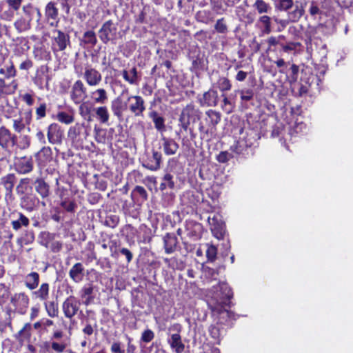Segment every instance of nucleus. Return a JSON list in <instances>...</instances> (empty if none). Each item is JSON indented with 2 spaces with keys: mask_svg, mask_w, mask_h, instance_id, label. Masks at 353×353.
I'll use <instances>...</instances> for the list:
<instances>
[{
  "mask_svg": "<svg viewBox=\"0 0 353 353\" xmlns=\"http://www.w3.org/2000/svg\"><path fill=\"white\" fill-rule=\"evenodd\" d=\"M212 300L209 306L214 316L219 317L220 323H224L230 319H234V314L225 308L232 297L230 288L225 283H219L213 286L212 290Z\"/></svg>",
  "mask_w": 353,
  "mask_h": 353,
  "instance_id": "f257e3e1",
  "label": "nucleus"
},
{
  "mask_svg": "<svg viewBox=\"0 0 353 353\" xmlns=\"http://www.w3.org/2000/svg\"><path fill=\"white\" fill-rule=\"evenodd\" d=\"M30 183V178L21 179L16 188L17 193L23 195L20 198L21 208L29 212L37 210L40 203L39 199L36 195L31 193L25 194ZM41 203L43 206H46L45 201H41Z\"/></svg>",
  "mask_w": 353,
  "mask_h": 353,
  "instance_id": "f03ea898",
  "label": "nucleus"
},
{
  "mask_svg": "<svg viewBox=\"0 0 353 353\" xmlns=\"http://www.w3.org/2000/svg\"><path fill=\"white\" fill-rule=\"evenodd\" d=\"M74 71L78 76L82 77L90 87H97L102 81L101 73L91 65H85L83 71L81 67L74 65Z\"/></svg>",
  "mask_w": 353,
  "mask_h": 353,
  "instance_id": "7ed1b4c3",
  "label": "nucleus"
},
{
  "mask_svg": "<svg viewBox=\"0 0 353 353\" xmlns=\"http://www.w3.org/2000/svg\"><path fill=\"white\" fill-rule=\"evenodd\" d=\"M17 144V136L5 127L0 128V146L7 156H12Z\"/></svg>",
  "mask_w": 353,
  "mask_h": 353,
  "instance_id": "20e7f679",
  "label": "nucleus"
},
{
  "mask_svg": "<svg viewBox=\"0 0 353 353\" xmlns=\"http://www.w3.org/2000/svg\"><path fill=\"white\" fill-rule=\"evenodd\" d=\"M182 327L180 324L176 323L172 325L168 330L176 331V333L169 334L168 338V343L170 345V348L175 353H182L185 350V344L182 341L180 332Z\"/></svg>",
  "mask_w": 353,
  "mask_h": 353,
  "instance_id": "39448f33",
  "label": "nucleus"
},
{
  "mask_svg": "<svg viewBox=\"0 0 353 353\" xmlns=\"http://www.w3.org/2000/svg\"><path fill=\"white\" fill-rule=\"evenodd\" d=\"M101 41L107 44L109 41H114L117 36V28L112 20L105 21L98 32Z\"/></svg>",
  "mask_w": 353,
  "mask_h": 353,
  "instance_id": "423d86ee",
  "label": "nucleus"
},
{
  "mask_svg": "<svg viewBox=\"0 0 353 353\" xmlns=\"http://www.w3.org/2000/svg\"><path fill=\"white\" fill-rule=\"evenodd\" d=\"M127 110L134 117H143V112L145 110L144 99L139 95L128 96L127 97Z\"/></svg>",
  "mask_w": 353,
  "mask_h": 353,
  "instance_id": "0eeeda50",
  "label": "nucleus"
},
{
  "mask_svg": "<svg viewBox=\"0 0 353 353\" xmlns=\"http://www.w3.org/2000/svg\"><path fill=\"white\" fill-rule=\"evenodd\" d=\"M81 302L74 296H70L63 302L61 308L65 318L72 319L77 314Z\"/></svg>",
  "mask_w": 353,
  "mask_h": 353,
  "instance_id": "6e6552de",
  "label": "nucleus"
},
{
  "mask_svg": "<svg viewBox=\"0 0 353 353\" xmlns=\"http://www.w3.org/2000/svg\"><path fill=\"white\" fill-rule=\"evenodd\" d=\"M87 88L81 80H77L72 85L70 92L71 100L75 104H80L87 98Z\"/></svg>",
  "mask_w": 353,
  "mask_h": 353,
  "instance_id": "1a4fd4ad",
  "label": "nucleus"
},
{
  "mask_svg": "<svg viewBox=\"0 0 353 353\" xmlns=\"http://www.w3.org/2000/svg\"><path fill=\"white\" fill-rule=\"evenodd\" d=\"M29 301V296L25 292L15 293L12 296L10 300L16 312L20 314H25L26 313Z\"/></svg>",
  "mask_w": 353,
  "mask_h": 353,
  "instance_id": "9d476101",
  "label": "nucleus"
},
{
  "mask_svg": "<svg viewBox=\"0 0 353 353\" xmlns=\"http://www.w3.org/2000/svg\"><path fill=\"white\" fill-rule=\"evenodd\" d=\"M53 34L54 36L52 44V50L54 52L64 50L70 43L69 35L59 30H53Z\"/></svg>",
  "mask_w": 353,
  "mask_h": 353,
  "instance_id": "9b49d317",
  "label": "nucleus"
},
{
  "mask_svg": "<svg viewBox=\"0 0 353 353\" xmlns=\"http://www.w3.org/2000/svg\"><path fill=\"white\" fill-rule=\"evenodd\" d=\"M48 141L51 144H61L63 137V132L61 126L56 123H51L47 130Z\"/></svg>",
  "mask_w": 353,
  "mask_h": 353,
  "instance_id": "f8f14e48",
  "label": "nucleus"
},
{
  "mask_svg": "<svg viewBox=\"0 0 353 353\" xmlns=\"http://www.w3.org/2000/svg\"><path fill=\"white\" fill-rule=\"evenodd\" d=\"M49 68L46 65H42L37 71L36 77L34 79V83L40 89L44 87H48L50 78L48 74Z\"/></svg>",
  "mask_w": 353,
  "mask_h": 353,
  "instance_id": "ddd939ff",
  "label": "nucleus"
},
{
  "mask_svg": "<svg viewBox=\"0 0 353 353\" xmlns=\"http://www.w3.org/2000/svg\"><path fill=\"white\" fill-rule=\"evenodd\" d=\"M35 159L39 167H46L52 159V149L49 146H43L35 154Z\"/></svg>",
  "mask_w": 353,
  "mask_h": 353,
  "instance_id": "4468645a",
  "label": "nucleus"
},
{
  "mask_svg": "<svg viewBox=\"0 0 353 353\" xmlns=\"http://www.w3.org/2000/svg\"><path fill=\"white\" fill-rule=\"evenodd\" d=\"M219 96L216 90L211 88L203 93L202 98L199 99L201 106L215 107L218 104Z\"/></svg>",
  "mask_w": 353,
  "mask_h": 353,
  "instance_id": "2eb2a0df",
  "label": "nucleus"
},
{
  "mask_svg": "<svg viewBox=\"0 0 353 353\" xmlns=\"http://www.w3.org/2000/svg\"><path fill=\"white\" fill-rule=\"evenodd\" d=\"M32 120V112H25L18 118L13 119V128L17 132H21Z\"/></svg>",
  "mask_w": 353,
  "mask_h": 353,
  "instance_id": "dca6fc26",
  "label": "nucleus"
},
{
  "mask_svg": "<svg viewBox=\"0 0 353 353\" xmlns=\"http://www.w3.org/2000/svg\"><path fill=\"white\" fill-rule=\"evenodd\" d=\"M15 168L18 173L25 174L33 169V161L31 157H23L15 163Z\"/></svg>",
  "mask_w": 353,
  "mask_h": 353,
  "instance_id": "f3484780",
  "label": "nucleus"
},
{
  "mask_svg": "<svg viewBox=\"0 0 353 353\" xmlns=\"http://www.w3.org/2000/svg\"><path fill=\"white\" fill-rule=\"evenodd\" d=\"M208 222L210 228L214 236L221 239L223 236L224 227L223 223L219 220V216L214 215L213 217H208Z\"/></svg>",
  "mask_w": 353,
  "mask_h": 353,
  "instance_id": "a211bd4d",
  "label": "nucleus"
},
{
  "mask_svg": "<svg viewBox=\"0 0 353 353\" xmlns=\"http://www.w3.org/2000/svg\"><path fill=\"white\" fill-rule=\"evenodd\" d=\"M111 110L115 117L121 118L123 112L127 110V99L123 101L121 97H117L111 103Z\"/></svg>",
  "mask_w": 353,
  "mask_h": 353,
  "instance_id": "6ab92c4d",
  "label": "nucleus"
},
{
  "mask_svg": "<svg viewBox=\"0 0 353 353\" xmlns=\"http://www.w3.org/2000/svg\"><path fill=\"white\" fill-rule=\"evenodd\" d=\"M35 191L40 195L43 199H47L49 197L50 191V185L45 181L43 178H37L33 183Z\"/></svg>",
  "mask_w": 353,
  "mask_h": 353,
  "instance_id": "aec40b11",
  "label": "nucleus"
},
{
  "mask_svg": "<svg viewBox=\"0 0 353 353\" xmlns=\"http://www.w3.org/2000/svg\"><path fill=\"white\" fill-rule=\"evenodd\" d=\"M162 155L157 151L152 152V156L143 163V166L147 169L156 171L160 168Z\"/></svg>",
  "mask_w": 353,
  "mask_h": 353,
  "instance_id": "412c9836",
  "label": "nucleus"
},
{
  "mask_svg": "<svg viewBox=\"0 0 353 353\" xmlns=\"http://www.w3.org/2000/svg\"><path fill=\"white\" fill-rule=\"evenodd\" d=\"M304 12L305 10L302 3L299 1H296L293 7L287 12V16L292 23H295L299 21L304 14Z\"/></svg>",
  "mask_w": 353,
  "mask_h": 353,
  "instance_id": "4be33fe9",
  "label": "nucleus"
},
{
  "mask_svg": "<svg viewBox=\"0 0 353 353\" xmlns=\"http://www.w3.org/2000/svg\"><path fill=\"white\" fill-rule=\"evenodd\" d=\"M33 299L41 302H45L50 297V285L48 283H43L39 288L32 293Z\"/></svg>",
  "mask_w": 353,
  "mask_h": 353,
  "instance_id": "5701e85b",
  "label": "nucleus"
},
{
  "mask_svg": "<svg viewBox=\"0 0 353 353\" xmlns=\"http://www.w3.org/2000/svg\"><path fill=\"white\" fill-rule=\"evenodd\" d=\"M162 141L163 152L166 155H174L176 153L179 145L174 139L163 137Z\"/></svg>",
  "mask_w": 353,
  "mask_h": 353,
  "instance_id": "b1692460",
  "label": "nucleus"
},
{
  "mask_svg": "<svg viewBox=\"0 0 353 353\" xmlns=\"http://www.w3.org/2000/svg\"><path fill=\"white\" fill-rule=\"evenodd\" d=\"M69 276L74 282L80 283L84 276V268L82 263H75L70 270Z\"/></svg>",
  "mask_w": 353,
  "mask_h": 353,
  "instance_id": "393cba45",
  "label": "nucleus"
},
{
  "mask_svg": "<svg viewBox=\"0 0 353 353\" xmlns=\"http://www.w3.org/2000/svg\"><path fill=\"white\" fill-rule=\"evenodd\" d=\"M18 84L16 80L6 83L5 79L0 78V95H10L15 92Z\"/></svg>",
  "mask_w": 353,
  "mask_h": 353,
  "instance_id": "a878e982",
  "label": "nucleus"
},
{
  "mask_svg": "<svg viewBox=\"0 0 353 353\" xmlns=\"http://www.w3.org/2000/svg\"><path fill=\"white\" fill-rule=\"evenodd\" d=\"M40 276L36 272L28 274L24 279V284L30 290L37 288L39 284Z\"/></svg>",
  "mask_w": 353,
  "mask_h": 353,
  "instance_id": "bb28decb",
  "label": "nucleus"
},
{
  "mask_svg": "<svg viewBox=\"0 0 353 353\" xmlns=\"http://www.w3.org/2000/svg\"><path fill=\"white\" fill-rule=\"evenodd\" d=\"M122 76L124 80L131 85H138L139 83L140 77L138 75L136 67H133L130 70H123Z\"/></svg>",
  "mask_w": 353,
  "mask_h": 353,
  "instance_id": "cd10ccee",
  "label": "nucleus"
},
{
  "mask_svg": "<svg viewBox=\"0 0 353 353\" xmlns=\"http://www.w3.org/2000/svg\"><path fill=\"white\" fill-rule=\"evenodd\" d=\"M91 97L97 104H105L108 101V94L104 88H97L91 92Z\"/></svg>",
  "mask_w": 353,
  "mask_h": 353,
  "instance_id": "c85d7f7f",
  "label": "nucleus"
},
{
  "mask_svg": "<svg viewBox=\"0 0 353 353\" xmlns=\"http://www.w3.org/2000/svg\"><path fill=\"white\" fill-rule=\"evenodd\" d=\"M164 248L167 254H171L176 250L178 240L174 234H167L164 239Z\"/></svg>",
  "mask_w": 353,
  "mask_h": 353,
  "instance_id": "c756f323",
  "label": "nucleus"
},
{
  "mask_svg": "<svg viewBox=\"0 0 353 353\" xmlns=\"http://www.w3.org/2000/svg\"><path fill=\"white\" fill-rule=\"evenodd\" d=\"M149 117L154 122L155 128L161 132L165 131V119L160 116L156 111H152L149 113Z\"/></svg>",
  "mask_w": 353,
  "mask_h": 353,
  "instance_id": "7c9ffc66",
  "label": "nucleus"
},
{
  "mask_svg": "<svg viewBox=\"0 0 353 353\" xmlns=\"http://www.w3.org/2000/svg\"><path fill=\"white\" fill-rule=\"evenodd\" d=\"M205 121L212 128H215L216 125L221 121V113L214 110H208L205 112Z\"/></svg>",
  "mask_w": 353,
  "mask_h": 353,
  "instance_id": "2f4dec72",
  "label": "nucleus"
},
{
  "mask_svg": "<svg viewBox=\"0 0 353 353\" xmlns=\"http://www.w3.org/2000/svg\"><path fill=\"white\" fill-rule=\"evenodd\" d=\"M45 15L48 19H52L54 21H57L59 10L54 2L50 1L47 3L45 8Z\"/></svg>",
  "mask_w": 353,
  "mask_h": 353,
  "instance_id": "473e14b6",
  "label": "nucleus"
},
{
  "mask_svg": "<svg viewBox=\"0 0 353 353\" xmlns=\"http://www.w3.org/2000/svg\"><path fill=\"white\" fill-rule=\"evenodd\" d=\"M51 348L56 353H63L65 349L70 345V339H62L60 341L52 340Z\"/></svg>",
  "mask_w": 353,
  "mask_h": 353,
  "instance_id": "72a5a7b5",
  "label": "nucleus"
},
{
  "mask_svg": "<svg viewBox=\"0 0 353 353\" xmlns=\"http://www.w3.org/2000/svg\"><path fill=\"white\" fill-rule=\"evenodd\" d=\"M0 74L4 76V79L14 77L17 74V70L12 61H9L0 68Z\"/></svg>",
  "mask_w": 353,
  "mask_h": 353,
  "instance_id": "f704fd0d",
  "label": "nucleus"
},
{
  "mask_svg": "<svg viewBox=\"0 0 353 353\" xmlns=\"http://www.w3.org/2000/svg\"><path fill=\"white\" fill-rule=\"evenodd\" d=\"M44 307L48 316L51 318L57 317L59 315V307L57 303L54 301L43 302Z\"/></svg>",
  "mask_w": 353,
  "mask_h": 353,
  "instance_id": "c9c22d12",
  "label": "nucleus"
},
{
  "mask_svg": "<svg viewBox=\"0 0 353 353\" xmlns=\"http://www.w3.org/2000/svg\"><path fill=\"white\" fill-rule=\"evenodd\" d=\"M97 119L101 123H107L109 121L110 114L106 106H99L95 108Z\"/></svg>",
  "mask_w": 353,
  "mask_h": 353,
  "instance_id": "e433bc0d",
  "label": "nucleus"
},
{
  "mask_svg": "<svg viewBox=\"0 0 353 353\" xmlns=\"http://www.w3.org/2000/svg\"><path fill=\"white\" fill-rule=\"evenodd\" d=\"M12 228L14 230H19L22 226L28 227L30 224V221L28 217H26L21 212L19 213V219L12 221L11 222Z\"/></svg>",
  "mask_w": 353,
  "mask_h": 353,
  "instance_id": "4c0bfd02",
  "label": "nucleus"
},
{
  "mask_svg": "<svg viewBox=\"0 0 353 353\" xmlns=\"http://www.w3.org/2000/svg\"><path fill=\"white\" fill-rule=\"evenodd\" d=\"M30 21L31 19L26 20L21 17L14 22V26L19 32H23L30 29Z\"/></svg>",
  "mask_w": 353,
  "mask_h": 353,
  "instance_id": "58836bf2",
  "label": "nucleus"
},
{
  "mask_svg": "<svg viewBox=\"0 0 353 353\" xmlns=\"http://www.w3.org/2000/svg\"><path fill=\"white\" fill-rule=\"evenodd\" d=\"M1 181H2V183L4 186V188H6V191L8 192V194L10 195H11V193H12V189H13V187L14 185V181H15L14 175L12 174H9L5 176L4 177H3Z\"/></svg>",
  "mask_w": 353,
  "mask_h": 353,
  "instance_id": "ea45409f",
  "label": "nucleus"
},
{
  "mask_svg": "<svg viewBox=\"0 0 353 353\" xmlns=\"http://www.w3.org/2000/svg\"><path fill=\"white\" fill-rule=\"evenodd\" d=\"M79 114L85 120L88 121H91L92 120L91 116V108L88 104L85 103H81L79 107Z\"/></svg>",
  "mask_w": 353,
  "mask_h": 353,
  "instance_id": "a19ab883",
  "label": "nucleus"
},
{
  "mask_svg": "<svg viewBox=\"0 0 353 353\" xmlns=\"http://www.w3.org/2000/svg\"><path fill=\"white\" fill-rule=\"evenodd\" d=\"M253 7L257 10L259 14L268 13L272 10L271 6L263 0H256Z\"/></svg>",
  "mask_w": 353,
  "mask_h": 353,
  "instance_id": "79ce46f5",
  "label": "nucleus"
},
{
  "mask_svg": "<svg viewBox=\"0 0 353 353\" xmlns=\"http://www.w3.org/2000/svg\"><path fill=\"white\" fill-rule=\"evenodd\" d=\"M174 186L175 183L173 181V176L170 173L165 174L163 178V182L160 184V190L174 189Z\"/></svg>",
  "mask_w": 353,
  "mask_h": 353,
  "instance_id": "37998d69",
  "label": "nucleus"
},
{
  "mask_svg": "<svg viewBox=\"0 0 353 353\" xmlns=\"http://www.w3.org/2000/svg\"><path fill=\"white\" fill-rule=\"evenodd\" d=\"M57 119L64 124L69 125L74 121L73 114L65 112H59L56 116Z\"/></svg>",
  "mask_w": 353,
  "mask_h": 353,
  "instance_id": "c03bdc74",
  "label": "nucleus"
},
{
  "mask_svg": "<svg viewBox=\"0 0 353 353\" xmlns=\"http://www.w3.org/2000/svg\"><path fill=\"white\" fill-rule=\"evenodd\" d=\"M294 5L293 0H278L275 7L281 11L288 12Z\"/></svg>",
  "mask_w": 353,
  "mask_h": 353,
  "instance_id": "a18cd8bd",
  "label": "nucleus"
},
{
  "mask_svg": "<svg viewBox=\"0 0 353 353\" xmlns=\"http://www.w3.org/2000/svg\"><path fill=\"white\" fill-rule=\"evenodd\" d=\"M83 39L85 43L90 44L92 46H95L97 43L95 32L92 30L86 31L83 34Z\"/></svg>",
  "mask_w": 353,
  "mask_h": 353,
  "instance_id": "49530a36",
  "label": "nucleus"
},
{
  "mask_svg": "<svg viewBox=\"0 0 353 353\" xmlns=\"http://www.w3.org/2000/svg\"><path fill=\"white\" fill-rule=\"evenodd\" d=\"M221 97H223V104L221 105L222 110L227 114L232 112L234 107L232 102L225 94H223Z\"/></svg>",
  "mask_w": 353,
  "mask_h": 353,
  "instance_id": "de8ad7c7",
  "label": "nucleus"
},
{
  "mask_svg": "<svg viewBox=\"0 0 353 353\" xmlns=\"http://www.w3.org/2000/svg\"><path fill=\"white\" fill-rule=\"evenodd\" d=\"M230 81L226 77H220L217 81V88L221 91H228L231 89Z\"/></svg>",
  "mask_w": 353,
  "mask_h": 353,
  "instance_id": "09e8293b",
  "label": "nucleus"
},
{
  "mask_svg": "<svg viewBox=\"0 0 353 353\" xmlns=\"http://www.w3.org/2000/svg\"><path fill=\"white\" fill-rule=\"evenodd\" d=\"M61 206L68 212H74L77 208V204L74 201L64 199L61 202Z\"/></svg>",
  "mask_w": 353,
  "mask_h": 353,
  "instance_id": "8fccbe9b",
  "label": "nucleus"
},
{
  "mask_svg": "<svg viewBox=\"0 0 353 353\" xmlns=\"http://www.w3.org/2000/svg\"><path fill=\"white\" fill-rule=\"evenodd\" d=\"M259 21L263 25V32L266 34L271 32V19L270 17L263 15L259 19Z\"/></svg>",
  "mask_w": 353,
  "mask_h": 353,
  "instance_id": "3c124183",
  "label": "nucleus"
},
{
  "mask_svg": "<svg viewBox=\"0 0 353 353\" xmlns=\"http://www.w3.org/2000/svg\"><path fill=\"white\" fill-rule=\"evenodd\" d=\"M217 249L216 246L213 245H208L206 250V257L208 262L212 263L216 259Z\"/></svg>",
  "mask_w": 353,
  "mask_h": 353,
  "instance_id": "603ef678",
  "label": "nucleus"
},
{
  "mask_svg": "<svg viewBox=\"0 0 353 353\" xmlns=\"http://www.w3.org/2000/svg\"><path fill=\"white\" fill-rule=\"evenodd\" d=\"M81 127L79 124L77 123L73 126H71L68 132V137L71 140L77 139V137L80 134Z\"/></svg>",
  "mask_w": 353,
  "mask_h": 353,
  "instance_id": "864d4df0",
  "label": "nucleus"
},
{
  "mask_svg": "<svg viewBox=\"0 0 353 353\" xmlns=\"http://www.w3.org/2000/svg\"><path fill=\"white\" fill-rule=\"evenodd\" d=\"M94 291V287L92 284L85 285L80 291V296L82 299L87 296H92V294Z\"/></svg>",
  "mask_w": 353,
  "mask_h": 353,
  "instance_id": "5fc2aeb1",
  "label": "nucleus"
},
{
  "mask_svg": "<svg viewBox=\"0 0 353 353\" xmlns=\"http://www.w3.org/2000/svg\"><path fill=\"white\" fill-rule=\"evenodd\" d=\"M154 338V333L150 329L145 330L141 334V340L144 343H150Z\"/></svg>",
  "mask_w": 353,
  "mask_h": 353,
  "instance_id": "6e6d98bb",
  "label": "nucleus"
},
{
  "mask_svg": "<svg viewBox=\"0 0 353 353\" xmlns=\"http://www.w3.org/2000/svg\"><path fill=\"white\" fill-rule=\"evenodd\" d=\"M119 222V218L117 215H110L105 219V225L110 228H115Z\"/></svg>",
  "mask_w": 353,
  "mask_h": 353,
  "instance_id": "4d7b16f0",
  "label": "nucleus"
},
{
  "mask_svg": "<svg viewBox=\"0 0 353 353\" xmlns=\"http://www.w3.org/2000/svg\"><path fill=\"white\" fill-rule=\"evenodd\" d=\"M195 112L194 106L192 104L187 105L181 111V114L190 120Z\"/></svg>",
  "mask_w": 353,
  "mask_h": 353,
  "instance_id": "13d9d810",
  "label": "nucleus"
},
{
  "mask_svg": "<svg viewBox=\"0 0 353 353\" xmlns=\"http://www.w3.org/2000/svg\"><path fill=\"white\" fill-rule=\"evenodd\" d=\"M47 105L45 103H41L36 109V118L37 120L41 119L46 115Z\"/></svg>",
  "mask_w": 353,
  "mask_h": 353,
  "instance_id": "bf43d9fd",
  "label": "nucleus"
},
{
  "mask_svg": "<svg viewBox=\"0 0 353 353\" xmlns=\"http://www.w3.org/2000/svg\"><path fill=\"white\" fill-rule=\"evenodd\" d=\"M214 28L219 33H225L227 32L228 28L226 24L224 23L223 18L216 21Z\"/></svg>",
  "mask_w": 353,
  "mask_h": 353,
  "instance_id": "052dcab7",
  "label": "nucleus"
},
{
  "mask_svg": "<svg viewBox=\"0 0 353 353\" xmlns=\"http://www.w3.org/2000/svg\"><path fill=\"white\" fill-rule=\"evenodd\" d=\"M233 156L230 152L223 151L217 155L216 159L219 163H226Z\"/></svg>",
  "mask_w": 353,
  "mask_h": 353,
  "instance_id": "680f3d73",
  "label": "nucleus"
},
{
  "mask_svg": "<svg viewBox=\"0 0 353 353\" xmlns=\"http://www.w3.org/2000/svg\"><path fill=\"white\" fill-rule=\"evenodd\" d=\"M274 20L279 25V27L278 28V31L279 32L283 30L290 23H292L288 17L286 19H280L275 17Z\"/></svg>",
  "mask_w": 353,
  "mask_h": 353,
  "instance_id": "e2e57ef3",
  "label": "nucleus"
},
{
  "mask_svg": "<svg viewBox=\"0 0 353 353\" xmlns=\"http://www.w3.org/2000/svg\"><path fill=\"white\" fill-rule=\"evenodd\" d=\"M209 332L210 336L214 339H219L221 336L220 328L217 325H211L209 327Z\"/></svg>",
  "mask_w": 353,
  "mask_h": 353,
  "instance_id": "0e129e2a",
  "label": "nucleus"
},
{
  "mask_svg": "<svg viewBox=\"0 0 353 353\" xmlns=\"http://www.w3.org/2000/svg\"><path fill=\"white\" fill-rule=\"evenodd\" d=\"M299 43H295V42H289L286 44L281 43V46L283 49V50L285 52H288L290 51L294 50L296 48V47L299 46Z\"/></svg>",
  "mask_w": 353,
  "mask_h": 353,
  "instance_id": "69168bd1",
  "label": "nucleus"
},
{
  "mask_svg": "<svg viewBox=\"0 0 353 353\" xmlns=\"http://www.w3.org/2000/svg\"><path fill=\"white\" fill-rule=\"evenodd\" d=\"M30 145V137L25 135L21 137V139L19 143V148L22 150L27 149Z\"/></svg>",
  "mask_w": 353,
  "mask_h": 353,
  "instance_id": "338daca9",
  "label": "nucleus"
},
{
  "mask_svg": "<svg viewBox=\"0 0 353 353\" xmlns=\"http://www.w3.org/2000/svg\"><path fill=\"white\" fill-rule=\"evenodd\" d=\"M241 98L243 101H248L253 98V91L252 90H241Z\"/></svg>",
  "mask_w": 353,
  "mask_h": 353,
  "instance_id": "774afa93",
  "label": "nucleus"
}]
</instances>
